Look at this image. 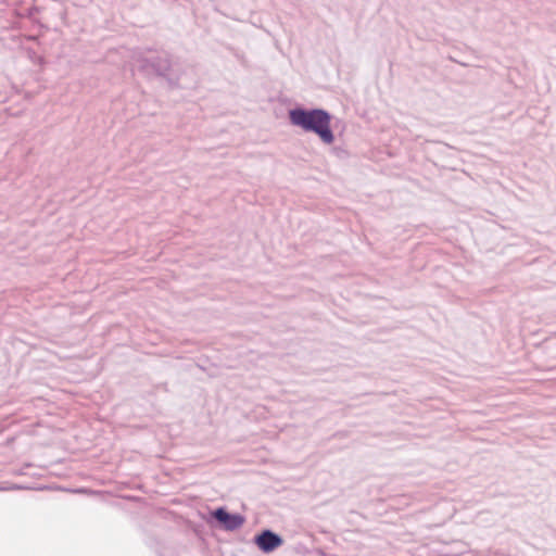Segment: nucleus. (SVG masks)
<instances>
[{
    "instance_id": "nucleus-2",
    "label": "nucleus",
    "mask_w": 556,
    "mask_h": 556,
    "mask_svg": "<svg viewBox=\"0 0 556 556\" xmlns=\"http://www.w3.org/2000/svg\"><path fill=\"white\" fill-rule=\"evenodd\" d=\"M138 71L146 77H162L172 86L177 85V78L173 77L172 56L166 51L153 52L138 59Z\"/></svg>"
},
{
    "instance_id": "nucleus-4",
    "label": "nucleus",
    "mask_w": 556,
    "mask_h": 556,
    "mask_svg": "<svg viewBox=\"0 0 556 556\" xmlns=\"http://www.w3.org/2000/svg\"><path fill=\"white\" fill-rule=\"evenodd\" d=\"M253 543L261 552L269 554L283 544V538L271 529H263L254 535Z\"/></svg>"
},
{
    "instance_id": "nucleus-1",
    "label": "nucleus",
    "mask_w": 556,
    "mask_h": 556,
    "mask_svg": "<svg viewBox=\"0 0 556 556\" xmlns=\"http://www.w3.org/2000/svg\"><path fill=\"white\" fill-rule=\"evenodd\" d=\"M288 118L292 126L305 132L315 134L323 143L334 142L336 137L331 128L332 115L327 110L296 105L288 111Z\"/></svg>"
},
{
    "instance_id": "nucleus-3",
    "label": "nucleus",
    "mask_w": 556,
    "mask_h": 556,
    "mask_svg": "<svg viewBox=\"0 0 556 556\" xmlns=\"http://www.w3.org/2000/svg\"><path fill=\"white\" fill-rule=\"evenodd\" d=\"M208 522H215L225 531H236L243 526L245 517L239 513L229 511L225 506H219L210 511Z\"/></svg>"
},
{
    "instance_id": "nucleus-5",
    "label": "nucleus",
    "mask_w": 556,
    "mask_h": 556,
    "mask_svg": "<svg viewBox=\"0 0 556 556\" xmlns=\"http://www.w3.org/2000/svg\"><path fill=\"white\" fill-rule=\"evenodd\" d=\"M25 489H28V488L24 486L22 484H17V483H3V484H0V492L15 491V490H25Z\"/></svg>"
}]
</instances>
